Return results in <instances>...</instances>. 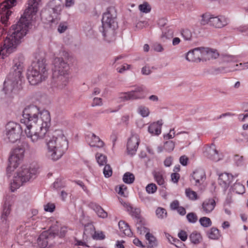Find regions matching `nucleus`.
Listing matches in <instances>:
<instances>
[{"label":"nucleus","instance_id":"1","mask_svg":"<svg viewBox=\"0 0 248 248\" xmlns=\"http://www.w3.org/2000/svg\"><path fill=\"white\" fill-rule=\"evenodd\" d=\"M41 2V0H28V7L23 15L17 23L12 26L3 46L0 47V59H3L12 53L20 43L21 39L26 35L31 21L37 13Z\"/></svg>","mask_w":248,"mask_h":248},{"label":"nucleus","instance_id":"2","mask_svg":"<svg viewBox=\"0 0 248 248\" xmlns=\"http://www.w3.org/2000/svg\"><path fill=\"white\" fill-rule=\"evenodd\" d=\"M50 116L47 110L40 111L35 106H30L23 111L21 123L25 127L27 138L33 143L43 140L50 124Z\"/></svg>","mask_w":248,"mask_h":248},{"label":"nucleus","instance_id":"3","mask_svg":"<svg viewBox=\"0 0 248 248\" xmlns=\"http://www.w3.org/2000/svg\"><path fill=\"white\" fill-rule=\"evenodd\" d=\"M53 61L52 86L62 90L67 86L70 79V67L67 60L69 54L65 51L60 52Z\"/></svg>","mask_w":248,"mask_h":248},{"label":"nucleus","instance_id":"4","mask_svg":"<svg viewBox=\"0 0 248 248\" xmlns=\"http://www.w3.org/2000/svg\"><path fill=\"white\" fill-rule=\"evenodd\" d=\"M46 155L50 159H60L68 149V143L62 131L56 130L52 137L46 140Z\"/></svg>","mask_w":248,"mask_h":248},{"label":"nucleus","instance_id":"5","mask_svg":"<svg viewBox=\"0 0 248 248\" xmlns=\"http://www.w3.org/2000/svg\"><path fill=\"white\" fill-rule=\"evenodd\" d=\"M38 173L37 167L31 165L22 166L15 174L11 183V191L14 192L25 183L35 179Z\"/></svg>","mask_w":248,"mask_h":248},{"label":"nucleus","instance_id":"6","mask_svg":"<svg viewBox=\"0 0 248 248\" xmlns=\"http://www.w3.org/2000/svg\"><path fill=\"white\" fill-rule=\"evenodd\" d=\"M116 13L114 8L109 7L104 13L102 18V30L104 39L108 42L113 41L115 39V18Z\"/></svg>","mask_w":248,"mask_h":248},{"label":"nucleus","instance_id":"7","mask_svg":"<svg viewBox=\"0 0 248 248\" xmlns=\"http://www.w3.org/2000/svg\"><path fill=\"white\" fill-rule=\"evenodd\" d=\"M48 77L46 61L44 59L32 63L31 67L28 69L27 78L30 84L35 85L45 80Z\"/></svg>","mask_w":248,"mask_h":248},{"label":"nucleus","instance_id":"8","mask_svg":"<svg viewBox=\"0 0 248 248\" xmlns=\"http://www.w3.org/2000/svg\"><path fill=\"white\" fill-rule=\"evenodd\" d=\"M23 67L22 62L16 60L14 61V65L12 68L13 71L8 75L4 82L3 89L4 90L7 92H12L17 87L22 78Z\"/></svg>","mask_w":248,"mask_h":248},{"label":"nucleus","instance_id":"9","mask_svg":"<svg viewBox=\"0 0 248 248\" xmlns=\"http://www.w3.org/2000/svg\"><path fill=\"white\" fill-rule=\"evenodd\" d=\"M201 24L202 25L209 24L216 28L220 29L227 26L229 19L223 15L215 16L209 13H206L201 16Z\"/></svg>","mask_w":248,"mask_h":248},{"label":"nucleus","instance_id":"10","mask_svg":"<svg viewBox=\"0 0 248 248\" xmlns=\"http://www.w3.org/2000/svg\"><path fill=\"white\" fill-rule=\"evenodd\" d=\"M25 127L22 124L10 122L6 125L4 140L6 142L14 143L20 138L22 130Z\"/></svg>","mask_w":248,"mask_h":248},{"label":"nucleus","instance_id":"11","mask_svg":"<svg viewBox=\"0 0 248 248\" xmlns=\"http://www.w3.org/2000/svg\"><path fill=\"white\" fill-rule=\"evenodd\" d=\"M27 226H20L17 229L16 239L17 243L24 246L25 248H38L36 245V239L32 236L28 235L30 228Z\"/></svg>","mask_w":248,"mask_h":248},{"label":"nucleus","instance_id":"12","mask_svg":"<svg viewBox=\"0 0 248 248\" xmlns=\"http://www.w3.org/2000/svg\"><path fill=\"white\" fill-rule=\"evenodd\" d=\"M25 150L22 147L15 148L9 159V165L7 168V171L11 173L14 171L21 163L24 157Z\"/></svg>","mask_w":248,"mask_h":248},{"label":"nucleus","instance_id":"13","mask_svg":"<svg viewBox=\"0 0 248 248\" xmlns=\"http://www.w3.org/2000/svg\"><path fill=\"white\" fill-rule=\"evenodd\" d=\"M145 92L146 88L145 87L143 86H138L134 90L121 93L119 97L122 101L142 99L146 96Z\"/></svg>","mask_w":248,"mask_h":248},{"label":"nucleus","instance_id":"14","mask_svg":"<svg viewBox=\"0 0 248 248\" xmlns=\"http://www.w3.org/2000/svg\"><path fill=\"white\" fill-rule=\"evenodd\" d=\"M16 0H5L0 5V15L1 21L5 25L7 24L9 16L12 13L11 8L15 6Z\"/></svg>","mask_w":248,"mask_h":248},{"label":"nucleus","instance_id":"15","mask_svg":"<svg viewBox=\"0 0 248 248\" xmlns=\"http://www.w3.org/2000/svg\"><path fill=\"white\" fill-rule=\"evenodd\" d=\"M55 233L51 230L43 232L37 239L38 248H46L51 247L54 244Z\"/></svg>","mask_w":248,"mask_h":248},{"label":"nucleus","instance_id":"16","mask_svg":"<svg viewBox=\"0 0 248 248\" xmlns=\"http://www.w3.org/2000/svg\"><path fill=\"white\" fill-rule=\"evenodd\" d=\"M140 139L138 135H132L128 139L127 143V150L128 154L135 155L137 151Z\"/></svg>","mask_w":248,"mask_h":248},{"label":"nucleus","instance_id":"17","mask_svg":"<svg viewBox=\"0 0 248 248\" xmlns=\"http://www.w3.org/2000/svg\"><path fill=\"white\" fill-rule=\"evenodd\" d=\"M237 176V174L233 176L228 173H221L219 175L218 184L225 191L232 182L234 177H236Z\"/></svg>","mask_w":248,"mask_h":248},{"label":"nucleus","instance_id":"18","mask_svg":"<svg viewBox=\"0 0 248 248\" xmlns=\"http://www.w3.org/2000/svg\"><path fill=\"white\" fill-rule=\"evenodd\" d=\"M216 206V202L214 199H207L202 202L200 210L203 214L208 215L214 211Z\"/></svg>","mask_w":248,"mask_h":248},{"label":"nucleus","instance_id":"19","mask_svg":"<svg viewBox=\"0 0 248 248\" xmlns=\"http://www.w3.org/2000/svg\"><path fill=\"white\" fill-rule=\"evenodd\" d=\"M204 154L208 159L215 162L218 161L221 158V155L219 154L214 144H212L206 149Z\"/></svg>","mask_w":248,"mask_h":248},{"label":"nucleus","instance_id":"20","mask_svg":"<svg viewBox=\"0 0 248 248\" xmlns=\"http://www.w3.org/2000/svg\"><path fill=\"white\" fill-rule=\"evenodd\" d=\"M192 177L194 181L193 184L197 186H202L206 179L205 172L202 169H197L193 171Z\"/></svg>","mask_w":248,"mask_h":248},{"label":"nucleus","instance_id":"21","mask_svg":"<svg viewBox=\"0 0 248 248\" xmlns=\"http://www.w3.org/2000/svg\"><path fill=\"white\" fill-rule=\"evenodd\" d=\"M11 206L9 203L5 202L3 206L2 211L0 217V220L2 224L5 227L8 226V217L11 213Z\"/></svg>","mask_w":248,"mask_h":248},{"label":"nucleus","instance_id":"22","mask_svg":"<svg viewBox=\"0 0 248 248\" xmlns=\"http://www.w3.org/2000/svg\"><path fill=\"white\" fill-rule=\"evenodd\" d=\"M202 61L216 59L219 55L216 50L208 47H202Z\"/></svg>","mask_w":248,"mask_h":248},{"label":"nucleus","instance_id":"23","mask_svg":"<svg viewBox=\"0 0 248 248\" xmlns=\"http://www.w3.org/2000/svg\"><path fill=\"white\" fill-rule=\"evenodd\" d=\"M124 206L130 212V215L136 218V222H141L142 219L140 217V210L139 208H133L127 203H124Z\"/></svg>","mask_w":248,"mask_h":248},{"label":"nucleus","instance_id":"24","mask_svg":"<svg viewBox=\"0 0 248 248\" xmlns=\"http://www.w3.org/2000/svg\"><path fill=\"white\" fill-rule=\"evenodd\" d=\"M162 121L151 124L148 127V132L152 135H159L161 132Z\"/></svg>","mask_w":248,"mask_h":248},{"label":"nucleus","instance_id":"25","mask_svg":"<svg viewBox=\"0 0 248 248\" xmlns=\"http://www.w3.org/2000/svg\"><path fill=\"white\" fill-rule=\"evenodd\" d=\"M153 174L157 184L162 187L165 186V172L163 170H155Z\"/></svg>","mask_w":248,"mask_h":248},{"label":"nucleus","instance_id":"26","mask_svg":"<svg viewBox=\"0 0 248 248\" xmlns=\"http://www.w3.org/2000/svg\"><path fill=\"white\" fill-rule=\"evenodd\" d=\"M118 225L120 232L124 235L127 236H131L132 235L133 233L128 224L121 220L119 222Z\"/></svg>","mask_w":248,"mask_h":248},{"label":"nucleus","instance_id":"27","mask_svg":"<svg viewBox=\"0 0 248 248\" xmlns=\"http://www.w3.org/2000/svg\"><path fill=\"white\" fill-rule=\"evenodd\" d=\"M89 144L92 147L101 148L103 147L104 143L98 136H96L94 134H92Z\"/></svg>","mask_w":248,"mask_h":248},{"label":"nucleus","instance_id":"28","mask_svg":"<svg viewBox=\"0 0 248 248\" xmlns=\"http://www.w3.org/2000/svg\"><path fill=\"white\" fill-rule=\"evenodd\" d=\"M207 235L209 239L216 240L220 237V234L217 228L212 227L207 232Z\"/></svg>","mask_w":248,"mask_h":248},{"label":"nucleus","instance_id":"29","mask_svg":"<svg viewBox=\"0 0 248 248\" xmlns=\"http://www.w3.org/2000/svg\"><path fill=\"white\" fill-rule=\"evenodd\" d=\"M189 239L193 244H198L201 241L202 237L200 233L195 231L190 234L189 236Z\"/></svg>","mask_w":248,"mask_h":248},{"label":"nucleus","instance_id":"30","mask_svg":"<svg viewBox=\"0 0 248 248\" xmlns=\"http://www.w3.org/2000/svg\"><path fill=\"white\" fill-rule=\"evenodd\" d=\"M232 189L236 193L242 194L245 192V186L239 182H236L232 186Z\"/></svg>","mask_w":248,"mask_h":248},{"label":"nucleus","instance_id":"31","mask_svg":"<svg viewBox=\"0 0 248 248\" xmlns=\"http://www.w3.org/2000/svg\"><path fill=\"white\" fill-rule=\"evenodd\" d=\"M123 180L126 184H131L134 182L135 176L133 173L130 172H126L123 175Z\"/></svg>","mask_w":248,"mask_h":248},{"label":"nucleus","instance_id":"32","mask_svg":"<svg viewBox=\"0 0 248 248\" xmlns=\"http://www.w3.org/2000/svg\"><path fill=\"white\" fill-rule=\"evenodd\" d=\"M49 230H51L53 232H56L55 233V236L58 235L60 237H63L67 232V228L65 227H61L60 230L54 227H52Z\"/></svg>","mask_w":248,"mask_h":248},{"label":"nucleus","instance_id":"33","mask_svg":"<svg viewBox=\"0 0 248 248\" xmlns=\"http://www.w3.org/2000/svg\"><path fill=\"white\" fill-rule=\"evenodd\" d=\"M139 9L141 12L147 14L151 12V6L147 2L145 1L139 5Z\"/></svg>","mask_w":248,"mask_h":248},{"label":"nucleus","instance_id":"34","mask_svg":"<svg viewBox=\"0 0 248 248\" xmlns=\"http://www.w3.org/2000/svg\"><path fill=\"white\" fill-rule=\"evenodd\" d=\"M186 197L191 201H196L198 199L197 193L190 188H187L185 191Z\"/></svg>","mask_w":248,"mask_h":248},{"label":"nucleus","instance_id":"35","mask_svg":"<svg viewBox=\"0 0 248 248\" xmlns=\"http://www.w3.org/2000/svg\"><path fill=\"white\" fill-rule=\"evenodd\" d=\"M93 210L96 212L98 217L102 218H106L108 216L107 213L99 205H95Z\"/></svg>","mask_w":248,"mask_h":248},{"label":"nucleus","instance_id":"36","mask_svg":"<svg viewBox=\"0 0 248 248\" xmlns=\"http://www.w3.org/2000/svg\"><path fill=\"white\" fill-rule=\"evenodd\" d=\"M137 111L142 117H147L150 114L149 108L143 106H139L138 108Z\"/></svg>","mask_w":248,"mask_h":248},{"label":"nucleus","instance_id":"37","mask_svg":"<svg viewBox=\"0 0 248 248\" xmlns=\"http://www.w3.org/2000/svg\"><path fill=\"white\" fill-rule=\"evenodd\" d=\"M199 222L201 226L205 228L211 226L212 223L210 218L206 217H201L199 219Z\"/></svg>","mask_w":248,"mask_h":248},{"label":"nucleus","instance_id":"38","mask_svg":"<svg viewBox=\"0 0 248 248\" xmlns=\"http://www.w3.org/2000/svg\"><path fill=\"white\" fill-rule=\"evenodd\" d=\"M173 36V31L172 30L168 29H165L162 31L161 37L162 39H164V41L167 39H170Z\"/></svg>","mask_w":248,"mask_h":248},{"label":"nucleus","instance_id":"39","mask_svg":"<svg viewBox=\"0 0 248 248\" xmlns=\"http://www.w3.org/2000/svg\"><path fill=\"white\" fill-rule=\"evenodd\" d=\"M136 227L138 232L140 234L149 232L147 228L143 226V220L141 222H137Z\"/></svg>","mask_w":248,"mask_h":248},{"label":"nucleus","instance_id":"40","mask_svg":"<svg viewBox=\"0 0 248 248\" xmlns=\"http://www.w3.org/2000/svg\"><path fill=\"white\" fill-rule=\"evenodd\" d=\"M96 159L100 166L106 165L107 163V157L102 154L97 153L96 154Z\"/></svg>","mask_w":248,"mask_h":248},{"label":"nucleus","instance_id":"41","mask_svg":"<svg viewBox=\"0 0 248 248\" xmlns=\"http://www.w3.org/2000/svg\"><path fill=\"white\" fill-rule=\"evenodd\" d=\"M175 147L174 142L172 141L169 140L166 141L163 146L164 149L168 152H170L173 150Z\"/></svg>","mask_w":248,"mask_h":248},{"label":"nucleus","instance_id":"42","mask_svg":"<svg viewBox=\"0 0 248 248\" xmlns=\"http://www.w3.org/2000/svg\"><path fill=\"white\" fill-rule=\"evenodd\" d=\"M146 239L148 241L149 244L157 245V240L156 238L149 232H147L145 234Z\"/></svg>","mask_w":248,"mask_h":248},{"label":"nucleus","instance_id":"43","mask_svg":"<svg viewBox=\"0 0 248 248\" xmlns=\"http://www.w3.org/2000/svg\"><path fill=\"white\" fill-rule=\"evenodd\" d=\"M156 215L157 217L160 219L165 218L167 217V211L163 208L158 207L155 211Z\"/></svg>","mask_w":248,"mask_h":248},{"label":"nucleus","instance_id":"44","mask_svg":"<svg viewBox=\"0 0 248 248\" xmlns=\"http://www.w3.org/2000/svg\"><path fill=\"white\" fill-rule=\"evenodd\" d=\"M181 35L185 40L189 41L192 38V33L187 29H183L181 31Z\"/></svg>","mask_w":248,"mask_h":248},{"label":"nucleus","instance_id":"45","mask_svg":"<svg viewBox=\"0 0 248 248\" xmlns=\"http://www.w3.org/2000/svg\"><path fill=\"white\" fill-rule=\"evenodd\" d=\"M94 232V228L93 224L88 223L85 226L84 234L86 235H91L93 234Z\"/></svg>","mask_w":248,"mask_h":248},{"label":"nucleus","instance_id":"46","mask_svg":"<svg viewBox=\"0 0 248 248\" xmlns=\"http://www.w3.org/2000/svg\"><path fill=\"white\" fill-rule=\"evenodd\" d=\"M186 59L189 62H197L196 57L194 52V49L189 51L186 54Z\"/></svg>","mask_w":248,"mask_h":248},{"label":"nucleus","instance_id":"47","mask_svg":"<svg viewBox=\"0 0 248 248\" xmlns=\"http://www.w3.org/2000/svg\"><path fill=\"white\" fill-rule=\"evenodd\" d=\"M186 219L189 223H195L198 220V217L195 213L191 212L187 214Z\"/></svg>","mask_w":248,"mask_h":248},{"label":"nucleus","instance_id":"48","mask_svg":"<svg viewBox=\"0 0 248 248\" xmlns=\"http://www.w3.org/2000/svg\"><path fill=\"white\" fill-rule=\"evenodd\" d=\"M202 47L194 48V52L197 61H202Z\"/></svg>","mask_w":248,"mask_h":248},{"label":"nucleus","instance_id":"49","mask_svg":"<svg viewBox=\"0 0 248 248\" xmlns=\"http://www.w3.org/2000/svg\"><path fill=\"white\" fill-rule=\"evenodd\" d=\"M116 190L118 192V193L124 197L126 196L127 193V187L124 185H120L118 187V189L116 188Z\"/></svg>","mask_w":248,"mask_h":248},{"label":"nucleus","instance_id":"50","mask_svg":"<svg viewBox=\"0 0 248 248\" xmlns=\"http://www.w3.org/2000/svg\"><path fill=\"white\" fill-rule=\"evenodd\" d=\"M146 190L148 194H154L157 190V186L153 183L148 184L146 187Z\"/></svg>","mask_w":248,"mask_h":248},{"label":"nucleus","instance_id":"51","mask_svg":"<svg viewBox=\"0 0 248 248\" xmlns=\"http://www.w3.org/2000/svg\"><path fill=\"white\" fill-rule=\"evenodd\" d=\"M32 216L30 218H29V221L27 222V223L28 224V225L24 224L23 226H27V228H29V227L31 226V225H32L33 224V221H34L36 219V217L35 216L38 214V211L37 210L34 209L32 210Z\"/></svg>","mask_w":248,"mask_h":248},{"label":"nucleus","instance_id":"52","mask_svg":"<svg viewBox=\"0 0 248 248\" xmlns=\"http://www.w3.org/2000/svg\"><path fill=\"white\" fill-rule=\"evenodd\" d=\"M103 174L105 177L108 178L112 174V169L109 165H106L103 169Z\"/></svg>","mask_w":248,"mask_h":248},{"label":"nucleus","instance_id":"53","mask_svg":"<svg viewBox=\"0 0 248 248\" xmlns=\"http://www.w3.org/2000/svg\"><path fill=\"white\" fill-rule=\"evenodd\" d=\"M93 239L95 240H102L104 239L105 235L102 232H95L92 235Z\"/></svg>","mask_w":248,"mask_h":248},{"label":"nucleus","instance_id":"54","mask_svg":"<svg viewBox=\"0 0 248 248\" xmlns=\"http://www.w3.org/2000/svg\"><path fill=\"white\" fill-rule=\"evenodd\" d=\"M44 208L46 212H53L55 208V206L54 203H47L44 205Z\"/></svg>","mask_w":248,"mask_h":248},{"label":"nucleus","instance_id":"55","mask_svg":"<svg viewBox=\"0 0 248 248\" xmlns=\"http://www.w3.org/2000/svg\"><path fill=\"white\" fill-rule=\"evenodd\" d=\"M178 237L182 241H186L187 239V234L186 231L180 230L178 233Z\"/></svg>","mask_w":248,"mask_h":248},{"label":"nucleus","instance_id":"56","mask_svg":"<svg viewBox=\"0 0 248 248\" xmlns=\"http://www.w3.org/2000/svg\"><path fill=\"white\" fill-rule=\"evenodd\" d=\"M131 68V65L125 63L122 65L120 67L117 68V71L120 73H123L124 71L130 69Z\"/></svg>","mask_w":248,"mask_h":248},{"label":"nucleus","instance_id":"57","mask_svg":"<svg viewBox=\"0 0 248 248\" xmlns=\"http://www.w3.org/2000/svg\"><path fill=\"white\" fill-rule=\"evenodd\" d=\"M164 234L168 242L170 244L174 243V242L179 243V240L178 239L172 237L169 233L167 232H164Z\"/></svg>","mask_w":248,"mask_h":248},{"label":"nucleus","instance_id":"58","mask_svg":"<svg viewBox=\"0 0 248 248\" xmlns=\"http://www.w3.org/2000/svg\"><path fill=\"white\" fill-rule=\"evenodd\" d=\"M103 105L102 99L99 97H94L93 99L92 106H101Z\"/></svg>","mask_w":248,"mask_h":248},{"label":"nucleus","instance_id":"59","mask_svg":"<svg viewBox=\"0 0 248 248\" xmlns=\"http://www.w3.org/2000/svg\"><path fill=\"white\" fill-rule=\"evenodd\" d=\"M67 29V24L66 22L61 23L58 28V31L60 33L64 32Z\"/></svg>","mask_w":248,"mask_h":248},{"label":"nucleus","instance_id":"60","mask_svg":"<svg viewBox=\"0 0 248 248\" xmlns=\"http://www.w3.org/2000/svg\"><path fill=\"white\" fill-rule=\"evenodd\" d=\"M234 160L237 166H241L243 164L244 158L242 156H239L238 155H235Z\"/></svg>","mask_w":248,"mask_h":248},{"label":"nucleus","instance_id":"61","mask_svg":"<svg viewBox=\"0 0 248 248\" xmlns=\"http://www.w3.org/2000/svg\"><path fill=\"white\" fill-rule=\"evenodd\" d=\"M235 70H245L248 69V62L244 63H240L239 64H236Z\"/></svg>","mask_w":248,"mask_h":248},{"label":"nucleus","instance_id":"62","mask_svg":"<svg viewBox=\"0 0 248 248\" xmlns=\"http://www.w3.org/2000/svg\"><path fill=\"white\" fill-rule=\"evenodd\" d=\"M154 50L158 52H161L164 50V48L161 44L155 43L153 46Z\"/></svg>","mask_w":248,"mask_h":248},{"label":"nucleus","instance_id":"63","mask_svg":"<svg viewBox=\"0 0 248 248\" xmlns=\"http://www.w3.org/2000/svg\"><path fill=\"white\" fill-rule=\"evenodd\" d=\"M175 136V132L174 129H170V133L164 135V138L165 140H170L172 139Z\"/></svg>","mask_w":248,"mask_h":248},{"label":"nucleus","instance_id":"64","mask_svg":"<svg viewBox=\"0 0 248 248\" xmlns=\"http://www.w3.org/2000/svg\"><path fill=\"white\" fill-rule=\"evenodd\" d=\"M180 178V175L179 173L174 172L171 174V180L174 183H177Z\"/></svg>","mask_w":248,"mask_h":248}]
</instances>
